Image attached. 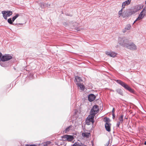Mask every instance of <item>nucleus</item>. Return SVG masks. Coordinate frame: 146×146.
Wrapping results in <instances>:
<instances>
[{
    "label": "nucleus",
    "mask_w": 146,
    "mask_h": 146,
    "mask_svg": "<svg viewBox=\"0 0 146 146\" xmlns=\"http://www.w3.org/2000/svg\"><path fill=\"white\" fill-rule=\"evenodd\" d=\"M115 81L118 84L121 85L125 89L128 90L130 92H133V90L124 82L120 80H115Z\"/></svg>",
    "instance_id": "obj_1"
},
{
    "label": "nucleus",
    "mask_w": 146,
    "mask_h": 146,
    "mask_svg": "<svg viewBox=\"0 0 146 146\" xmlns=\"http://www.w3.org/2000/svg\"><path fill=\"white\" fill-rule=\"evenodd\" d=\"M104 121L106 122L105 126L106 130L108 132H110L111 131L110 127L111 124L110 123V119L107 117H105Z\"/></svg>",
    "instance_id": "obj_2"
},
{
    "label": "nucleus",
    "mask_w": 146,
    "mask_h": 146,
    "mask_svg": "<svg viewBox=\"0 0 146 146\" xmlns=\"http://www.w3.org/2000/svg\"><path fill=\"white\" fill-rule=\"evenodd\" d=\"M119 43L124 47H125L127 44L129 42L128 40L125 37L119 38L118 39Z\"/></svg>",
    "instance_id": "obj_3"
},
{
    "label": "nucleus",
    "mask_w": 146,
    "mask_h": 146,
    "mask_svg": "<svg viewBox=\"0 0 146 146\" xmlns=\"http://www.w3.org/2000/svg\"><path fill=\"white\" fill-rule=\"evenodd\" d=\"M99 111V108L98 106L97 105H95L93 107L90 111V115H95L97 114Z\"/></svg>",
    "instance_id": "obj_4"
},
{
    "label": "nucleus",
    "mask_w": 146,
    "mask_h": 146,
    "mask_svg": "<svg viewBox=\"0 0 146 146\" xmlns=\"http://www.w3.org/2000/svg\"><path fill=\"white\" fill-rule=\"evenodd\" d=\"M62 140L64 141H71L73 140L74 137L72 135H64L62 137Z\"/></svg>",
    "instance_id": "obj_5"
},
{
    "label": "nucleus",
    "mask_w": 146,
    "mask_h": 146,
    "mask_svg": "<svg viewBox=\"0 0 146 146\" xmlns=\"http://www.w3.org/2000/svg\"><path fill=\"white\" fill-rule=\"evenodd\" d=\"M129 42L127 44L125 47L132 50H135L137 49V46L133 43H129Z\"/></svg>",
    "instance_id": "obj_6"
},
{
    "label": "nucleus",
    "mask_w": 146,
    "mask_h": 146,
    "mask_svg": "<svg viewBox=\"0 0 146 146\" xmlns=\"http://www.w3.org/2000/svg\"><path fill=\"white\" fill-rule=\"evenodd\" d=\"M2 13L4 18L5 19H7V17H9L12 15V12L10 11H2Z\"/></svg>",
    "instance_id": "obj_7"
},
{
    "label": "nucleus",
    "mask_w": 146,
    "mask_h": 146,
    "mask_svg": "<svg viewBox=\"0 0 146 146\" xmlns=\"http://www.w3.org/2000/svg\"><path fill=\"white\" fill-rule=\"evenodd\" d=\"M146 15V9L145 8L143 9L142 11L141 12L137 18V20H141Z\"/></svg>",
    "instance_id": "obj_8"
},
{
    "label": "nucleus",
    "mask_w": 146,
    "mask_h": 146,
    "mask_svg": "<svg viewBox=\"0 0 146 146\" xmlns=\"http://www.w3.org/2000/svg\"><path fill=\"white\" fill-rule=\"evenodd\" d=\"M12 58V57L10 55H8L2 56L1 58V60L2 61H8Z\"/></svg>",
    "instance_id": "obj_9"
},
{
    "label": "nucleus",
    "mask_w": 146,
    "mask_h": 146,
    "mask_svg": "<svg viewBox=\"0 0 146 146\" xmlns=\"http://www.w3.org/2000/svg\"><path fill=\"white\" fill-rule=\"evenodd\" d=\"M138 7L139 6L137 5L135 6L133 9H129L132 15L135 13L140 9Z\"/></svg>",
    "instance_id": "obj_10"
},
{
    "label": "nucleus",
    "mask_w": 146,
    "mask_h": 146,
    "mask_svg": "<svg viewBox=\"0 0 146 146\" xmlns=\"http://www.w3.org/2000/svg\"><path fill=\"white\" fill-rule=\"evenodd\" d=\"M131 0H127L123 3L122 6V9L125 7V6L129 5L131 3Z\"/></svg>",
    "instance_id": "obj_11"
},
{
    "label": "nucleus",
    "mask_w": 146,
    "mask_h": 146,
    "mask_svg": "<svg viewBox=\"0 0 146 146\" xmlns=\"http://www.w3.org/2000/svg\"><path fill=\"white\" fill-rule=\"evenodd\" d=\"M75 80L74 82L76 83V84L78 83H80V82L82 81V80L81 78L76 76H75Z\"/></svg>",
    "instance_id": "obj_12"
},
{
    "label": "nucleus",
    "mask_w": 146,
    "mask_h": 146,
    "mask_svg": "<svg viewBox=\"0 0 146 146\" xmlns=\"http://www.w3.org/2000/svg\"><path fill=\"white\" fill-rule=\"evenodd\" d=\"M95 96L92 94L89 95L88 96V100L90 102L94 101L95 99Z\"/></svg>",
    "instance_id": "obj_13"
},
{
    "label": "nucleus",
    "mask_w": 146,
    "mask_h": 146,
    "mask_svg": "<svg viewBox=\"0 0 146 146\" xmlns=\"http://www.w3.org/2000/svg\"><path fill=\"white\" fill-rule=\"evenodd\" d=\"M106 53L107 55H109L110 56L113 57H115L116 55V54L114 52H106Z\"/></svg>",
    "instance_id": "obj_14"
},
{
    "label": "nucleus",
    "mask_w": 146,
    "mask_h": 146,
    "mask_svg": "<svg viewBox=\"0 0 146 146\" xmlns=\"http://www.w3.org/2000/svg\"><path fill=\"white\" fill-rule=\"evenodd\" d=\"M51 143H52L50 141H48L40 144V146H49Z\"/></svg>",
    "instance_id": "obj_15"
},
{
    "label": "nucleus",
    "mask_w": 146,
    "mask_h": 146,
    "mask_svg": "<svg viewBox=\"0 0 146 146\" xmlns=\"http://www.w3.org/2000/svg\"><path fill=\"white\" fill-rule=\"evenodd\" d=\"M94 115H89L87 118V119H88L90 120L91 122L92 123H93L94 122Z\"/></svg>",
    "instance_id": "obj_16"
},
{
    "label": "nucleus",
    "mask_w": 146,
    "mask_h": 146,
    "mask_svg": "<svg viewBox=\"0 0 146 146\" xmlns=\"http://www.w3.org/2000/svg\"><path fill=\"white\" fill-rule=\"evenodd\" d=\"M76 85L79 87L80 89L82 90H84V86L81 83H78Z\"/></svg>",
    "instance_id": "obj_17"
},
{
    "label": "nucleus",
    "mask_w": 146,
    "mask_h": 146,
    "mask_svg": "<svg viewBox=\"0 0 146 146\" xmlns=\"http://www.w3.org/2000/svg\"><path fill=\"white\" fill-rule=\"evenodd\" d=\"M82 135L84 137H86L88 138L90 135V133L87 132H85L82 133Z\"/></svg>",
    "instance_id": "obj_18"
},
{
    "label": "nucleus",
    "mask_w": 146,
    "mask_h": 146,
    "mask_svg": "<svg viewBox=\"0 0 146 146\" xmlns=\"http://www.w3.org/2000/svg\"><path fill=\"white\" fill-rule=\"evenodd\" d=\"M131 26L130 25L128 24L127 25L125 28V29L123 30V33L125 32L127 30H129L131 28Z\"/></svg>",
    "instance_id": "obj_19"
},
{
    "label": "nucleus",
    "mask_w": 146,
    "mask_h": 146,
    "mask_svg": "<svg viewBox=\"0 0 146 146\" xmlns=\"http://www.w3.org/2000/svg\"><path fill=\"white\" fill-rule=\"evenodd\" d=\"M72 127V126L70 125L67 127L63 131L65 133H66L68 132L70 130V129Z\"/></svg>",
    "instance_id": "obj_20"
},
{
    "label": "nucleus",
    "mask_w": 146,
    "mask_h": 146,
    "mask_svg": "<svg viewBox=\"0 0 146 146\" xmlns=\"http://www.w3.org/2000/svg\"><path fill=\"white\" fill-rule=\"evenodd\" d=\"M123 115H121L120 117H119L118 118V121L121 122V123H122L123 121Z\"/></svg>",
    "instance_id": "obj_21"
},
{
    "label": "nucleus",
    "mask_w": 146,
    "mask_h": 146,
    "mask_svg": "<svg viewBox=\"0 0 146 146\" xmlns=\"http://www.w3.org/2000/svg\"><path fill=\"white\" fill-rule=\"evenodd\" d=\"M117 92L120 95H122L123 93L121 90L120 89H118L116 90Z\"/></svg>",
    "instance_id": "obj_22"
},
{
    "label": "nucleus",
    "mask_w": 146,
    "mask_h": 146,
    "mask_svg": "<svg viewBox=\"0 0 146 146\" xmlns=\"http://www.w3.org/2000/svg\"><path fill=\"white\" fill-rule=\"evenodd\" d=\"M19 15L18 14H17L15 16L13 17L12 19V21L13 22L19 16Z\"/></svg>",
    "instance_id": "obj_23"
},
{
    "label": "nucleus",
    "mask_w": 146,
    "mask_h": 146,
    "mask_svg": "<svg viewBox=\"0 0 146 146\" xmlns=\"http://www.w3.org/2000/svg\"><path fill=\"white\" fill-rule=\"evenodd\" d=\"M132 14L131 13V11H130V10H129V11L127 12V15H126L124 17H128L129 16H130Z\"/></svg>",
    "instance_id": "obj_24"
},
{
    "label": "nucleus",
    "mask_w": 146,
    "mask_h": 146,
    "mask_svg": "<svg viewBox=\"0 0 146 146\" xmlns=\"http://www.w3.org/2000/svg\"><path fill=\"white\" fill-rule=\"evenodd\" d=\"M73 146H82L78 142L75 143L73 145Z\"/></svg>",
    "instance_id": "obj_25"
},
{
    "label": "nucleus",
    "mask_w": 146,
    "mask_h": 146,
    "mask_svg": "<svg viewBox=\"0 0 146 146\" xmlns=\"http://www.w3.org/2000/svg\"><path fill=\"white\" fill-rule=\"evenodd\" d=\"M86 124L88 125H89L90 124V122H91L90 120L87 119L86 120Z\"/></svg>",
    "instance_id": "obj_26"
},
{
    "label": "nucleus",
    "mask_w": 146,
    "mask_h": 146,
    "mask_svg": "<svg viewBox=\"0 0 146 146\" xmlns=\"http://www.w3.org/2000/svg\"><path fill=\"white\" fill-rule=\"evenodd\" d=\"M8 22L10 24H13V23L12 22V21L11 19V18L9 19H8Z\"/></svg>",
    "instance_id": "obj_27"
},
{
    "label": "nucleus",
    "mask_w": 146,
    "mask_h": 146,
    "mask_svg": "<svg viewBox=\"0 0 146 146\" xmlns=\"http://www.w3.org/2000/svg\"><path fill=\"white\" fill-rule=\"evenodd\" d=\"M30 77H29V79H33V74H30Z\"/></svg>",
    "instance_id": "obj_28"
},
{
    "label": "nucleus",
    "mask_w": 146,
    "mask_h": 146,
    "mask_svg": "<svg viewBox=\"0 0 146 146\" xmlns=\"http://www.w3.org/2000/svg\"><path fill=\"white\" fill-rule=\"evenodd\" d=\"M121 123V122H120L118 121L116 124V127L118 128L119 127V125L120 123Z\"/></svg>",
    "instance_id": "obj_29"
},
{
    "label": "nucleus",
    "mask_w": 146,
    "mask_h": 146,
    "mask_svg": "<svg viewBox=\"0 0 146 146\" xmlns=\"http://www.w3.org/2000/svg\"><path fill=\"white\" fill-rule=\"evenodd\" d=\"M122 9H121V10H120V11H119L118 12V14H119V15H121L122 14Z\"/></svg>",
    "instance_id": "obj_30"
},
{
    "label": "nucleus",
    "mask_w": 146,
    "mask_h": 146,
    "mask_svg": "<svg viewBox=\"0 0 146 146\" xmlns=\"http://www.w3.org/2000/svg\"><path fill=\"white\" fill-rule=\"evenodd\" d=\"M114 112H115V108H113V109L112 110V114L115 113Z\"/></svg>",
    "instance_id": "obj_31"
},
{
    "label": "nucleus",
    "mask_w": 146,
    "mask_h": 146,
    "mask_svg": "<svg viewBox=\"0 0 146 146\" xmlns=\"http://www.w3.org/2000/svg\"><path fill=\"white\" fill-rule=\"evenodd\" d=\"M113 116V119H114L115 118V113L112 114Z\"/></svg>",
    "instance_id": "obj_32"
},
{
    "label": "nucleus",
    "mask_w": 146,
    "mask_h": 146,
    "mask_svg": "<svg viewBox=\"0 0 146 146\" xmlns=\"http://www.w3.org/2000/svg\"><path fill=\"white\" fill-rule=\"evenodd\" d=\"M26 146H37L35 145H26Z\"/></svg>",
    "instance_id": "obj_33"
},
{
    "label": "nucleus",
    "mask_w": 146,
    "mask_h": 146,
    "mask_svg": "<svg viewBox=\"0 0 146 146\" xmlns=\"http://www.w3.org/2000/svg\"><path fill=\"white\" fill-rule=\"evenodd\" d=\"M2 56V54L0 52V58H1V56Z\"/></svg>",
    "instance_id": "obj_34"
},
{
    "label": "nucleus",
    "mask_w": 146,
    "mask_h": 146,
    "mask_svg": "<svg viewBox=\"0 0 146 146\" xmlns=\"http://www.w3.org/2000/svg\"><path fill=\"white\" fill-rule=\"evenodd\" d=\"M139 20H137V19H136V20L133 23V24L135 23V22L137 21H139Z\"/></svg>",
    "instance_id": "obj_35"
},
{
    "label": "nucleus",
    "mask_w": 146,
    "mask_h": 146,
    "mask_svg": "<svg viewBox=\"0 0 146 146\" xmlns=\"http://www.w3.org/2000/svg\"><path fill=\"white\" fill-rule=\"evenodd\" d=\"M108 143H107L106 144V145H105V146H108Z\"/></svg>",
    "instance_id": "obj_36"
},
{
    "label": "nucleus",
    "mask_w": 146,
    "mask_h": 146,
    "mask_svg": "<svg viewBox=\"0 0 146 146\" xmlns=\"http://www.w3.org/2000/svg\"><path fill=\"white\" fill-rule=\"evenodd\" d=\"M144 144L146 145V141L144 143Z\"/></svg>",
    "instance_id": "obj_37"
},
{
    "label": "nucleus",
    "mask_w": 146,
    "mask_h": 146,
    "mask_svg": "<svg viewBox=\"0 0 146 146\" xmlns=\"http://www.w3.org/2000/svg\"><path fill=\"white\" fill-rule=\"evenodd\" d=\"M145 3L146 4V1L145 2Z\"/></svg>",
    "instance_id": "obj_38"
}]
</instances>
